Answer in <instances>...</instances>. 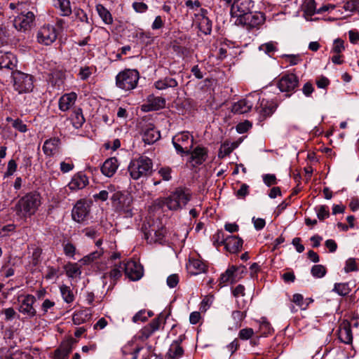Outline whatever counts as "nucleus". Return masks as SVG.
<instances>
[{"mask_svg":"<svg viewBox=\"0 0 359 359\" xmlns=\"http://www.w3.org/2000/svg\"><path fill=\"white\" fill-rule=\"evenodd\" d=\"M153 163L147 156H141L130 161L128 166V172L133 180L149 176L152 172Z\"/></svg>","mask_w":359,"mask_h":359,"instance_id":"obj_1","label":"nucleus"},{"mask_svg":"<svg viewBox=\"0 0 359 359\" xmlns=\"http://www.w3.org/2000/svg\"><path fill=\"white\" fill-rule=\"evenodd\" d=\"M41 205L39 194L31 192L22 197L15 205V210L19 215L29 217L34 215Z\"/></svg>","mask_w":359,"mask_h":359,"instance_id":"obj_2","label":"nucleus"},{"mask_svg":"<svg viewBox=\"0 0 359 359\" xmlns=\"http://www.w3.org/2000/svg\"><path fill=\"white\" fill-rule=\"evenodd\" d=\"M140 79L139 72L136 69H126L116 76V85L123 90L135 89Z\"/></svg>","mask_w":359,"mask_h":359,"instance_id":"obj_3","label":"nucleus"},{"mask_svg":"<svg viewBox=\"0 0 359 359\" xmlns=\"http://www.w3.org/2000/svg\"><path fill=\"white\" fill-rule=\"evenodd\" d=\"M191 198V194L187 189H177L168 197L165 198L162 202L170 210H177L184 206Z\"/></svg>","mask_w":359,"mask_h":359,"instance_id":"obj_4","label":"nucleus"},{"mask_svg":"<svg viewBox=\"0 0 359 359\" xmlns=\"http://www.w3.org/2000/svg\"><path fill=\"white\" fill-rule=\"evenodd\" d=\"M13 86L19 94L28 93L34 88V79L30 74L21 71L12 72Z\"/></svg>","mask_w":359,"mask_h":359,"instance_id":"obj_5","label":"nucleus"},{"mask_svg":"<svg viewBox=\"0 0 359 359\" xmlns=\"http://www.w3.org/2000/svg\"><path fill=\"white\" fill-rule=\"evenodd\" d=\"M172 142L177 152L181 155L189 154L194 144V137L188 131L176 134Z\"/></svg>","mask_w":359,"mask_h":359,"instance_id":"obj_6","label":"nucleus"},{"mask_svg":"<svg viewBox=\"0 0 359 359\" xmlns=\"http://www.w3.org/2000/svg\"><path fill=\"white\" fill-rule=\"evenodd\" d=\"M111 200L112 205L117 211L125 213L127 217H132L133 198L130 194L116 191L112 194Z\"/></svg>","mask_w":359,"mask_h":359,"instance_id":"obj_7","label":"nucleus"},{"mask_svg":"<svg viewBox=\"0 0 359 359\" xmlns=\"http://www.w3.org/2000/svg\"><path fill=\"white\" fill-rule=\"evenodd\" d=\"M265 21L264 15L262 13L250 11L244 17L235 20L234 24L241 26L247 29L259 28Z\"/></svg>","mask_w":359,"mask_h":359,"instance_id":"obj_8","label":"nucleus"},{"mask_svg":"<svg viewBox=\"0 0 359 359\" xmlns=\"http://www.w3.org/2000/svg\"><path fill=\"white\" fill-rule=\"evenodd\" d=\"M43 69L46 70L48 82L54 87H60L65 78V73L54 62H47L43 64Z\"/></svg>","mask_w":359,"mask_h":359,"instance_id":"obj_9","label":"nucleus"},{"mask_svg":"<svg viewBox=\"0 0 359 359\" xmlns=\"http://www.w3.org/2000/svg\"><path fill=\"white\" fill-rule=\"evenodd\" d=\"M277 87L280 91L286 93L290 97L299 85V79L294 74H286L283 75L277 82Z\"/></svg>","mask_w":359,"mask_h":359,"instance_id":"obj_10","label":"nucleus"},{"mask_svg":"<svg viewBox=\"0 0 359 359\" xmlns=\"http://www.w3.org/2000/svg\"><path fill=\"white\" fill-rule=\"evenodd\" d=\"M254 6L252 0H235L231 6V19L238 20L249 13Z\"/></svg>","mask_w":359,"mask_h":359,"instance_id":"obj_11","label":"nucleus"},{"mask_svg":"<svg viewBox=\"0 0 359 359\" xmlns=\"http://www.w3.org/2000/svg\"><path fill=\"white\" fill-rule=\"evenodd\" d=\"M20 303L18 311L20 313L32 318L36 316V310L34 307L36 297L32 294L21 295L18 297Z\"/></svg>","mask_w":359,"mask_h":359,"instance_id":"obj_12","label":"nucleus"},{"mask_svg":"<svg viewBox=\"0 0 359 359\" xmlns=\"http://www.w3.org/2000/svg\"><path fill=\"white\" fill-rule=\"evenodd\" d=\"M35 15L33 12L28 11L25 13H20L15 17L13 20V26L18 31L21 32H26L31 29L34 25Z\"/></svg>","mask_w":359,"mask_h":359,"instance_id":"obj_13","label":"nucleus"},{"mask_svg":"<svg viewBox=\"0 0 359 359\" xmlns=\"http://www.w3.org/2000/svg\"><path fill=\"white\" fill-rule=\"evenodd\" d=\"M55 28L50 25H43L37 32V41L45 46L52 44L57 39Z\"/></svg>","mask_w":359,"mask_h":359,"instance_id":"obj_14","label":"nucleus"},{"mask_svg":"<svg viewBox=\"0 0 359 359\" xmlns=\"http://www.w3.org/2000/svg\"><path fill=\"white\" fill-rule=\"evenodd\" d=\"M121 267L124 269V273L132 280H138L143 276V267L135 261L121 262Z\"/></svg>","mask_w":359,"mask_h":359,"instance_id":"obj_15","label":"nucleus"},{"mask_svg":"<svg viewBox=\"0 0 359 359\" xmlns=\"http://www.w3.org/2000/svg\"><path fill=\"white\" fill-rule=\"evenodd\" d=\"M254 101L257 102L255 110L264 118L271 116L276 109V105L273 101L264 98L261 100L258 94L255 95Z\"/></svg>","mask_w":359,"mask_h":359,"instance_id":"obj_16","label":"nucleus"},{"mask_svg":"<svg viewBox=\"0 0 359 359\" xmlns=\"http://www.w3.org/2000/svg\"><path fill=\"white\" fill-rule=\"evenodd\" d=\"M164 317L162 314L153 319L149 324L140 330L139 339L144 341L149 338L156 331L160 329Z\"/></svg>","mask_w":359,"mask_h":359,"instance_id":"obj_17","label":"nucleus"},{"mask_svg":"<svg viewBox=\"0 0 359 359\" xmlns=\"http://www.w3.org/2000/svg\"><path fill=\"white\" fill-rule=\"evenodd\" d=\"M334 6L331 4H324L319 6L316 0H305L303 4V10L304 13L310 16L315 14H321L327 11L330 8L334 9Z\"/></svg>","mask_w":359,"mask_h":359,"instance_id":"obj_18","label":"nucleus"},{"mask_svg":"<svg viewBox=\"0 0 359 359\" xmlns=\"http://www.w3.org/2000/svg\"><path fill=\"white\" fill-rule=\"evenodd\" d=\"M205 9H199L194 13V22L198 25L199 30L205 34H210L212 31V22L206 16Z\"/></svg>","mask_w":359,"mask_h":359,"instance_id":"obj_19","label":"nucleus"},{"mask_svg":"<svg viewBox=\"0 0 359 359\" xmlns=\"http://www.w3.org/2000/svg\"><path fill=\"white\" fill-rule=\"evenodd\" d=\"M254 95H248L245 98L240 100L232 106V111L234 114H245L250 111L255 103Z\"/></svg>","mask_w":359,"mask_h":359,"instance_id":"obj_20","label":"nucleus"},{"mask_svg":"<svg viewBox=\"0 0 359 359\" xmlns=\"http://www.w3.org/2000/svg\"><path fill=\"white\" fill-rule=\"evenodd\" d=\"M88 212L87 204L84 201H79L72 209V219L77 222H82L86 219Z\"/></svg>","mask_w":359,"mask_h":359,"instance_id":"obj_21","label":"nucleus"},{"mask_svg":"<svg viewBox=\"0 0 359 359\" xmlns=\"http://www.w3.org/2000/svg\"><path fill=\"white\" fill-rule=\"evenodd\" d=\"M166 229L165 227L161 226L158 229L152 228L151 231L144 233L145 238L149 243H158L160 244L164 243L165 241Z\"/></svg>","mask_w":359,"mask_h":359,"instance_id":"obj_22","label":"nucleus"},{"mask_svg":"<svg viewBox=\"0 0 359 359\" xmlns=\"http://www.w3.org/2000/svg\"><path fill=\"white\" fill-rule=\"evenodd\" d=\"M16 57L10 52L0 51V69H7L14 72L17 66Z\"/></svg>","mask_w":359,"mask_h":359,"instance_id":"obj_23","label":"nucleus"},{"mask_svg":"<svg viewBox=\"0 0 359 359\" xmlns=\"http://www.w3.org/2000/svg\"><path fill=\"white\" fill-rule=\"evenodd\" d=\"M88 183V177L82 172H78L72 177L67 187L71 191H75L85 188Z\"/></svg>","mask_w":359,"mask_h":359,"instance_id":"obj_24","label":"nucleus"},{"mask_svg":"<svg viewBox=\"0 0 359 359\" xmlns=\"http://www.w3.org/2000/svg\"><path fill=\"white\" fill-rule=\"evenodd\" d=\"M77 99V94L74 92L65 93L59 99V109L62 111H67L75 104Z\"/></svg>","mask_w":359,"mask_h":359,"instance_id":"obj_25","label":"nucleus"},{"mask_svg":"<svg viewBox=\"0 0 359 359\" xmlns=\"http://www.w3.org/2000/svg\"><path fill=\"white\" fill-rule=\"evenodd\" d=\"M119 166L118 161L115 157L107 158L101 167L102 173L107 177H112Z\"/></svg>","mask_w":359,"mask_h":359,"instance_id":"obj_26","label":"nucleus"},{"mask_svg":"<svg viewBox=\"0 0 359 359\" xmlns=\"http://www.w3.org/2000/svg\"><path fill=\"white\" fill-rule=\"evenodd\" d=\"M243 240L236 236H226L224 248L230 253H236L239 252L243 247Z\"/></svg>","mask_w":359,"mask_h":359,"instance_id":"obj_27","label":"nucleus"},{"mask_svg":"<svg viewBox=\"0 0 359 359\" xmlns=\"http://www.w3.org/2000/svg\"><path fill=\"white\" fill-rule=\"evenodd\" d=\"M182 341V336L180 339L174 341L170 346L166 353L167 359H179L184 355V349L181 346Z\"/></svg>","mask_w":359,"mask_h":359,"instance_id":"obj_28","label":"nucleus"},{"mask_svg":"<svg viewBox=\"0 0 359 359\" xmlns=\"http://www.w3.org/2000/svg\"><path fill=\"white\" fill-rule=\"evenodd\" d=\"M60 144V140L58 137L46 140L42 147L43 151L46 156H52L57 152Z\"/></svg>","mask_w":359,"mask_h":359,"instance_id":"obj_29","label":"nucleus"},{"mask_svg":"<svg viewBox=\"0 0 359 359\" xmlns=\"http://www.w3.org/2000/svg\"><path fill=\"white\" fill-rule=\"evenodd\" d=\"M165 100L161 97H151L149 98L148 103L142 105L145 111H156L165 107Z\"/></svg>","mask_w":359,"mask_h":359,"instance_id":"obj_30","label":"nucleus"},{"mask_svg":"<svg viewBox=\"0 0 359 359\" xmlns=\"http://www.w3.org/2000/svg\"><path fill=\"white\" fill-rule=\"evenodd\" d=\"M190 161H194L196 164H202L207 158L208 151L205 147L198 146L193 151L191 150Z\"/></svg>","mask_w":359,"mask_h":359,"instance_id":"obj_31","label":"nucleus"},{"mask_svg":"<svg viewBox=\"0 0 359 359\" xmlns=\"http://www.w3.org/2000/svg\"><path fill=\"white\" fill-rule=\"evenodd\" d=\"M189 272L192 275H198L203 273L206 270V265L203 262L198 259L191 258L187 265Z\"/></svg>","mask_w":359,"mask_h":359,"instance_id":"obj_32","label":"nucleus"},{"mask_svg":"<svg viewBox=\"0 0 359 359\" xmlns=\"http://www.w3.org/2000/svg\"><path fill=\"white\" fill-rule=\"evenodd\" d=\"M338 336L339 340L346 344L352 343L353 335L351 326L348 323L341 324L339 329Z\"/></svg>","mask_w":359,"mask_h":359,"instance_id":"obj_33","label":"nucleus"},{"mask_svg":"<svg viewBox=\"0 0 359 359\" xmlns=\"http://www.w3.org/2000/svg\"><path fill=\"white\" fill-rule=\"evenodd\" d=\"M237 268L232 266L228 268L224 273H223L219 280V285L223 287L228 283H233L236 281V276L235 275Z\"/></svg>","mask_w":359,"mask_h":359,"instance_id":"obj_34","label":"nucleus"},{"mask_svg":"<svg viewBox=\"0 0 359 359\" xmlns=\"http://www.w3.org/2000/svg\"><path fill=\"white\" fill-rule=\"evenodd\" d=\"M53 5L55 8L60 11L62 16L67 17L72 13L69 0H53Z\"/></svg>","mask_w":359,"mask_h":359,"instance_id":"obj_35","label":"nucleus"},{"mask_svg":"<svg viewBox=\"0 0 359 359\" xmlns=\"http://www.w3.org/2000/svg\"><path fill=\"white\" fill-rule=\"evenodd\" d=\"M160 137V132L154 127L149 126L143 131L142 140L147 144L154 143Z\"/></svg>","mask_w":359,"mask_h":359,"instance_id":"obj_36","label":"nucleus"},{"mask_svg":"<svg viewBox=\"0 0 359 359\" xmlns=\"http://www.w3.org/2000/svg\"><path fill=\"white\" fill-rule=\"evenodd\" d=\"M177 85V81L175 79L170 77H165L164 79H159L154 83L156 88L161 90H165L168 88H175Z\"/></svg>","mask_w":359,"mask_h":359,"instance_id":"obj_37","label":"nucleus"},{"mask_svg":"<svg viewBox=\"0 0 359 359\" xmlns=\"http://www.w3.org/2000/svg\"><path fill=\"white\" fill-rule=\"evenodd\" d=\"M96 11L104 24L111 25L113 23V18L111 13L102 4H98L96 5Z\"/></svg>","mask_w":359,"mask_h":359,"instance_id":"obj_38","label":"nucleus"},{"mask_svg":"<svg viewBox=\"0 0 359 359\" xmlns=\"http://www.w3.org/2000/svg\"><path fill=\"white\" fill-rule=\"evenodd\" d=\"M90 318V313L87 310L76 311L74 313L72 320L75 325L86 323Z\"/></svg>","mask_w":359,"mask_h":359,"instance_id":"obj_39","label":"nucleus"},{"mask_svg":"<svg viewBox=\"0 0 359 359\" xmlns=\"http://www.w3.org/2000/svg\"><path fill=\"white\" fill-rule=\"evenodd\" d=\"M60 291L65 302L71 304L74 301L75 297L70 287L66 285H62L60 286Z\"/></svg>","mask_w":359,"mask_h":359,"instance_id":"obj_40","label":"nucleus"},{"mask_svg":"<svg viewBox=\"0 0 359 359\" xmlns=\"http://www.w3.org/2000/svg\"><path fill=\"white\" fill-rule=\"evenodd\" d=\"M67 276L69 278H74L81 274V269L77 263H68L65 266Z\"/></svg>","mask_w":359,"mask_h":359,"instance_id":"obj_41","label":"nucleus"},{"mask_svg":"<svg viewBox=\"0 0 359 359\" xmlns=\"http://www.w3.org/2000/svg\"><path fill=\"white\" fill-rule=\"evenodd\" d=\"M85 122L81 109H77L74 111L72 123L74 128H81Z\"/></svg>","mask_w":359,"mask_h":359,"instance_id":"obj_42","label":"nucleus"},{"mask_svg":"<svg viewBox=\"0 0 359 359\" xmlns=\"http://www.w3.org/2000/svg\"><path fill=\"white\" fill-rule=\"evenodd\" d=\"M115 191V187L114 185H109L107 187V189L100 191L98 194L93 196L95 200H100L105 201L109 198V194H114Z\"/></svg>","mask_w":359,"mask_h":359,"instance_id":"obj_43","label":"nucleus"},{"mask_svg":"<svg viewBox=\"0 0 359 359\" xmlns=\"http://www.w3.org/2000/svg\"><path fill=\"white\" fill-rule=\"evenodd\" d=\"M226 236L222 230H219L212 236L213 245L218 248L224 245L226 243Z\"/></svg>","mask_w":359,"mask_h":359,"instance_id":"obj_44","label":"nucleus"},{"mask_svg":"<svg viewBox=\"0 0 359 359\" xmlns=\"http://www.w3.org/2000/svg\"><path fill=\"white\" fill-rule=\"evenodd\" d=\"M332 291L340 296H346L349 294L351 289L348 283H335Z\"/></svg>","mask_w":359,"mask_h":359,"instance_id":"obj_45","label":"nucleus"},{"mask_svg":"<svg viewBox=\"0 0 359 359\" xmlns=\"http://www.w3.org/2000/svg\"><path fill=\"white\" fill-rule=\"evenodd\" d=\"M102 254V250L95 251V252L83 257L82 259H81L79 260V262L84 265L89 264L91 262H93L94 260H95L96 259L99 258Z\"/></svg>","mask_w":359,"mask_h":359,"instance_id":"obj_46","label":"nucleus"},{"mask_svg":"<svg viewBox=\"0 0 359 359\" xmlns=\"http://www.w3.org/2000/svg\"><path fill=\"white\" fill-rule=\"evenodd\" d=\"M311 273L313 277L320 278L326 274V269L321 264H316L313 266Z\"/></svg>","mask_w":359,"mask_h":359,"instance_id":"obj_47","label":"nucleus"},{"mask_svg":"<svg viewBox=\"0 0 359 359\" xmlns=\"http://www.w3.org/2000/svg\"><path fill=\"white\" fill-rule=\"evenodd\" d=\"M317 213V217L320 220H323L330 216L329 208L327 205H323L315 208Z\"/></svg>","mask_w":359,"mask_h":359,"instance_id":"obj_48","label":"nucleus"},{"mask_svg":"<svg viewBox=\"0 0 359 359\" xmlns=\"http://www.w3.org/2000/svg\"><path fill=\"white\" fill-rule=\"evenodd\" d=\"M292 302L297 304L302 310L306 309L309 306V303L304 301V297L301 294H294L292 296Z\"/></svg>","mask_w":359,"mask_h":359,"instance_id":"obj_49","label":"nucleus"},{"mask_svg":"<svg viewBox=\"0 0 359 359\" xmlns=\"http://www.w3.org/2000/svg\"><path fill=\"white\" fill-rule=\"evenodd\" d=\"M55 302L53 300L46 299L43 300L41 309L43 311V314L45 315L48 312L53 313Z\"/></svg>","mask_w":359,"mask_h":359,"instance_id":"obj_50","label":"nucleus"},{"mask_svg":"<svg viewBox=\"0 0 359 359\" xmlns=\"http://www.w3.org/2000/svg\"><path fill=\"white\" fill-rule=\"evenodd\" d=\"M277 43L273 41H270L268 43H265L262 44L259 49L260 50L264 51L266 54H270L271 53H273L277 50L276 47Z\"/></svg>","mask_w":359,"mask_h":359,"instance_id":"obj_51","label":"nucleus"},{"mask_svg":"<svg viewBox=\"0 0 359 359\" xmlns=\"http://www.w3.org/2000/svg\"><path fill=\"white\" fill-rule=\"evenodd\" d=\"M124 269L121 267V262L118 265H115L114 267L110 271L109 276L110 278L116 280L118 279L121 276Z\"/></svg>","mask_w":359,"mask_h":359,"instance_id":"obj_52","label":"nucleus"},{"mask_svg":"<svg viewBox=\"0 0 359 359\" xmlns=\"http://www.w3.org/2000/svg\"><path fill=\"white\" fill-rule=\"evenodd\" d=\"M345 50L344 41L341 39H337L334 41L332 52L335 54H340Z\"/></svg>","mask_w":359,"mask_h":359,"instance_id":"obj_53","label":"nucleus"},{"mask_svg":"<svg viewBox=\"0 0 359 359\" xmlns=\"http://www.w3.org/2000/svg\"><path fill=\"white\" fill-rule=\"evenodd\" d=\"M344 269L346 273L358 271V266L356 264L355 259H354V258L348 259L346 261L345 266H344Z\"/></svg>","mask_w":359,"mask_h":359,"instance_id":"obj_54","label":"nucleus"},{"mask_svg":"<svg viewBox=\"0 0 359 359\" xmlns=\"http://www.w3.org/2000/svg\"><path fill=\"white\" fill-rule=\"evenodd\" d=\"M245 313L240 311H233L231 313L232 318L235 320L236 327L241 326V321L245 318Z\"/></svg>","mask_w":359,"mask_h":359,"instance_id":"obj_55","label":"nucleus"},{"mask_svg":"<svg viewBox=\"0 0 359 359\" xmlns=\"http://www.w3.org/2000/svg\"><path fill=\"white\" fill-rule=\"evenodd\" d=\"M15 226L13 224L4 226L0 229V237L9 236L11 233L15 231Z\"/></svg>","mask_w":359,"mask_h":359,"instance_id":"obj_56","label":"nucleus"},{"mask_svg":"<svg viewBox=\"0 0 359 359\" xmlns=\"http://www.w3.org/2000/svg\"><path fill=\"white\" fill-rule=\"evenodd\" d=\"M254 334V330L252 328H244L239 331L238 337L242 340H248Z\"/></svg>","mask_w":359,"mask_h":359,"instance_id":"obj_57","label":"nucleus"},{"mask_svg":"<svg viewBox=\"0 0 359 359\" xmlns=\"http://www.w3.org/2000/svg\"><path fill=\"white\" fill-rule=\"evenodd\" d=\"M185 5L189 9L192 10L196 13L199 12V9H203L202 8H201V2L198 0H187L185 1Z\"/></svg>","mask_w":359,"mask_h":359,"instance_id":"obj_58","label":"nucleus"},{"mask_svg":"<svg viewBox=\"0 0 359 359\" xmlns=\"http://www.w3.org/2000/svg\"><path fill=\"white\" fill-rule=\"evenodd\" d=\"M64 253L66 256L73 257L75 255L76 248L71 243H67L63 246Z\"/></svg>","mask_w":359,"mask_h":359,"instance_id":"obj_59","label":"nucleus"},{"mask_svg":"<svg viewBox=\"0 0 359 359\" xmlns=\"http://www.w3.org/2000/svg\"><path fill=\"white\" fill-rule=\"evenodd\" d=\"M171 168L169 167L161 168L158 173L163 180L169 181L171 179Z\"/></svg>","mask_w":359,"mask_h":359,"instance_id":"obj_60","label":"nucleus"},{"mask_svg":"<svg viewBox=\"0 0 359 359\" xmlns=\"http://www.w3.org/2000/svg\"><path fill=\"white\" fill-rule=\"evenodd\" d=\"M263 181L267 187L277 184L276 177L273 174H266L263 175Z\"/></svg>","mask_w":359,"mask_h":359,"instance_id":"obj_61","label":"nucleus"},{"mask_svg":"<svg viewBox=\"0 0 359 359\" xmlns=\"http://www.w3.org/2000/svg\"><path fill=\"white\" fill-rule=\"evenodd\" d=\"M92 74L91 69L89 67H81L79 72V76L81 80H86L88 79L90 75Z\"/></svg>","mask_w":359,"mask_h":359,"instance_id":"obj_62","label":"nucleus"},{"mask_svg":"<svg viewBox=\"0 0 359 359\" xmlns=\"http://www.w3.org/2000/svg\"><path fill=\"white\" fill-rule=\"evenodd\" d=\"M148 319V316H146V310L139 311L133 317V322L137 323L139 321L144 322Z\"/></svg>","mask_w":359,"mask_h":359,"instance_id":"obj_63","label":"nucleus"},{"mask_svg":"<svg viewBox=\"0 0 359 359\" xmlns=\"http://www.w3.org/2000/svg\"><path fill=\"white\" fill-rule=\"evenodd\" d=\"M179 280L177 274L170 275L167 278V285L169 287L173 288L177 285Z\"/></svg>","mask_w":359,"mask_h":359,"instance_id":"obj_64","label":"nucleus"}]
</instances>
